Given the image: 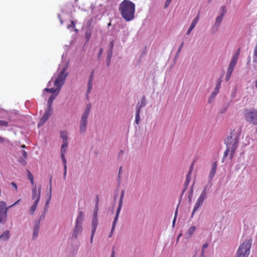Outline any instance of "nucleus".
Masks as SVG:
<instances>
[{"label":"nucleus","instance_id":"obj_28","mask_svg":"<svg viewBox=\"0 0 257 257\" xmlns=\"http://www.w3.org/2000/svg\"><path fill=\"white\" fill-rule=\"evenodd\" d=\"M253 63H257V47L256 46L253 49Z\"/></svg>","mask_w":257,"mask_h":257},{"label":"nucleus","instance_id":"obj_58","mask_svg":"<svg viewBox=\"0 0 257 257\" xmlns=\"http://www.w3.org/2000/svg\"><path fill=\"white\" fill-rule=\"evenodd\" d=\"M21 199H19L17 201H16L15 203L13 204L12 205H10L9 206V207H13L14 206H15V205L17 204L18 203H19V202L20 201Z\"/></svg>","mask_w":257,"mask_h":257},{"label":"nucleus","instance_id":"obj_7","mask_svg":"<svg viewBox=\"0 0 257 257\" xmlns=\"http://www.w3.org/2000/svg\"><path fill=\"white\" fill-rule=\"evenodd\" d=\"M10 207H7L6 203L4 201L0 202V222L5 223L7 219V212Z\"/></svg>","mask_w":257,"mask_h":257},{"label":"nucleus","instance_id":"obj_25","mask_svg":"<svg viewBox=\"0 0 257 257\" xmlns=\"http://www.w3.org/2000/svg\"><path fill=\"white\" fill-rule=\"evenodd\" d=\"M91 108V104L90 103L87 104L86 109H85V110L84 112V113L82 114V115H84L88 116L90 111Z\"/></svg>","mask_w":257,"mask_h":257},{"label":"nucleus","instance_id":"obj_21","mask_svg":"<svg viewBox=\"0 0 257 257\" xmlns=\"http://www.w3.org/2000/svg\"><path fill=\"white\" fill-rule=\"evenodd\" d=\"M223 17H221L220 15L217 17L216 18L215 22L214 23V26H216L217 28H218L220 26V23L223 20Z\"/></svg>","mask_w":257,"mask_h":257},{"label":"nucleus","instance_id":"obj_23","mask_svg":"<svg viewBox=\"0 0 257 257\" xmlns=\"http://www.w3.org/2000/svg\"><path fill=\"white\" fill-rule=\"evenodd\" d=\"M51 194H52V184H51V179L50 180V189H49V197L48 200L45 203V207L48 206L49 204L50 203V201L51 198Z\"/></svg>","mask_w":257,"mask_h":257},{"label":"nucleus","instance_id":"obj_59","mask_svg":"<svg viewBox=\"0 0 257 257\" xmlns=\"http://www.w3.org/2000/svg\"><path fill=\"white\" fill-rule=\"evenodd\" d=\"M11 185L15 188V189L17 190V184L15 182H12Z\"/></svg>","mask_w":257,"mask_h":257},{"label":"nucleus","instance_id":"obj_19","mask_svg":"<svg viewBox=\"0 0 257 257\" xmlns=\"http://www.w3.org/2000/svg\"><path fill=\"white\" fill-rule=\"evenodd\" d=\"M58 93L59 92H58L57 93ZM57 94H57L56 95H51L50 96L49 100H48V108H49V109L52 108V102H53V100L55 99L56 95Z\"/></svg>","mask_w":257,"mask_h":257},{"label":"nucleus","instance_id":"obj_36","mask_svg":"<svg viewBox=\"0 0 257 257\" xmlns=\"http://www.w3.org/2000/svg\"><path fill=\"white\" fill-rule=\"evenodd\" d=\"M191 175H189V174H187V175L186 178V180L184 183L185 186H188V185H189V184L190 182V180H191Z\"/></svg>","mask_w":257,"mask_h":257},{"label":"nucleus","instance_id":"obj_43","mask_svg":"<svg viewBox=\"0 0 257 257\" xmlns=\"http://www.w3.org/2000/svg\"><path fill=\"white\" fill-rule=\"evenodd\" d=\"M83 220V218L82 217H79V216L77 217L76 220V223H79L81 224L82 225V222Z\"/></svg>","mask_w":257,"mask_h":257},{"label":"nucleus","instance_id":"obj_53","mask_svg":"<svg viewBox=\"0 0 257 257\" xmlns=\"http://www.w3.org/2000/svg\"><path fill=\"white\" fill-rule=\"evenodd\" d=\"M20 162L23 166H25L27 164L26 161L23 159L20 160Z\"/></svg>","mask_w":257,"mask_h":257},{"label":"nucleus","instance_id":"obj_41","mask_svg":"<svg viewBox=\"0 0 257 257\" xmlns=\"http://www.w3.org/2000/svg\"><path fill=\"white\" fill-rule=\"evenodd\" d=\"M195 230H196V227H195V226H191V227L190 228L189 230V232H189V234L190 235H192V234L195 232Z\"/></svg>","mask_w":257,"mask_h":257},{"label":"nucleus","instance_id":"obj_17","mask_svg":"<svg viewBox=\"0 0 257 257\" xmlns=\"http://www.w3.org/2000/svg\"><path fill=\"white\" fill-rule=\"evenodd\" d=\"M10 231L6 230L0 235V240L6 241L10 238Z\"/></svg>","mask_w":257,"mask_h":257},{"label":"nucleus","instance_id":"obj_32","mask_svg":"<svg viewBox=\"0 0 257 257\" xmlns=\"http://www.w3.org/2000/svg\"><path fill=\"white\" fill-rule=\"evenodd\" d=\"M67 146H68V144H67V143H65V144L64 143L62 144L61 147V153H66V148L67 147Z\"/></svg>","mask_w":257,"mask_h":257},{"label":"nucleus","instance_id":"obj_31","mask_svg":"<svg viewBox=\"0 0 257 257\" xmlns=\"http://www.w3.org/2000/svg\"><path fill=\"white\" fill-rule=\"evenodd\" d=\"M237 62V60H234L232 58V59H231V61L230 62L229 64L228 65V67L234 68V67L235 66Z\"/></svg>","mask_w":257,"mask_h":257},{"label":"nucleus","instance_id":"obj_10","mask_svg":"<svg viewBox=\"0 0 257 257\" xmlns=\"http://www.w3.org/2000/svg\"><path fill=\"white\" fill-rule=\"evenodd\" d=\"M83 227L81 224L76 223L74 227L72 237L76 239L78 235H80L82 232Z\"/></svg>","mask_w":257,"mask_h":257},{"label":"nucleus","instance_id":"obj_64","mask_svg":"<svg viewBox=\"0 0 257 257\" xmlns=\"http://www.w3.org/2000/svg\"><path fill=\"white\" fill-rule=\"evenodd\" d=\"M222 82V78H219L217 80V84H220L221 85Z\"/></svg>","mask_w":257,"mask_h":257},{"label":"nucleus","instance_id":"obj_13","mask_svg":"<svg viewBox=\"0 0 257 257\" xmlns=\"http://www.w3.org/2000/svg\"><path fill=\"white\" fill-rule=\"evenodd\" d=\"M199 19V14H198L196 17L192 22L191 25L190 26L189 29H188V30L187 31L186 34L187 35H190L191 31L194 28V27L196 25L197 23H198Z\"/></svg>","mask_w":257,"mask_h":257},{"label":"nucleus","instance_id":"obj_63","mask_svg":"<svg viewBox=\"0 0 257 257\" xmlns=\"http://www.w3.org/2000/svg\"><path fill=\"white\" fill-rule=\"evenodd\" d=\"M90 36H91V34L90 33H87L86 32V38L88 39H89L90 37Z\"/></svg>","mask_w":257,"mask_h":257},{"label":"nucleus","instance_id":"obj_49","mask_svg":"<svg viewBox=\"0 0 257 257\" xmlns=\"http://www.w3.org/2000/svg\"><path fill=\"white\" fill-rule=\"evenodd\" d=\"M177 209L176 210L175 216H174V219L173 221V223H172L173 226H174L175 225V223L176 218H177Z\"/></svg>","mask_w":257,"mask_h":257},{"label":"nucleus","instance_id":"obj_62","mask_svg":"<svg viewBox=\"0 0 257 257\" xmlns=\"http://www.w3.org/2000/svg\"><path fill=\"white\" fill-rule=\"evenodd\" d=\"M98 203H99V198H98V196H97L96 198V206L97 207L98 206Z\"/></svg>","mask_w":257,"mask_h":257},{"label":"nucleus","instance_id":"obj_2","mask_svg":"<svg viewBox=\"0 0 257 257\" xmlns=\"http://www.w3.org/2000/svg\"><path fill=\"white\" fill-rule=\"evenodd\" d=\"M136 6L130 0H123L119 6V11L122 18L126 22L135 18Z\"/></svg>","mask_w":257,"mask_h":257},{"label":"nucleus","instance_id":"obj_39","mask_svg":"<svg viewBox=\"0 0 257 257\" xmlns=\"http://www.w3.org/2000/svg\"><path fill=\"white\" fill-rule=\"evenodd\" d=\"M9 125L8 121L3 120H0V126L7 127Z\"/></svg>","mask_w":257,"mask_h":257},{"label":"nucleus","instance_id":"obj_24","mask_svg":"<svg viewBox=\"0 0 257 257\" xmlns=\"http://www.w3.org/2000/svg\"><path fill=\"white\" fill-rule=\"evenodd\" d=\"M141 110L139 109H137L136 111V119H135V122L136 124H138L140 123V114Z\"/></svg>","mask_w":257,"mask_h":257},{"label":"nucleus","instance_id":"obj_22","mask_svg":"<svg viewBox=\"0 0 257 257\" xmlns=\"http://www.w3.org/2000/svg\"><path fill=\"white\" fill-rule=\"evenodd\" d=\"M217 94V91H213L208 99V102L209 103H212Z\"/></svg>","mask_w":257,"mask_h":257},{"label":"nucleus","instance_id":"obj_46","mask_svg":"<svg viewBox=\"0 0 257 257\" xmlns=\"http://www.w3.org/2000/svg\"><path fill=\"white\" fill-rule=\"evenodd\" d=\"M193 167H194V163H193L189 168V170L188 171V174L191 175L192 172L193 171Z\"/></svg>","mask_w":257,"mask_h":257},{"label":"nucleus","instance_id":"obj_16","mask_svg":"<svg viewBox=\"0 0 257 257\" xmlns=\"http://www.w3.org/2000/svg\"><path fill=\"white\" fill-rule=\"evenodd\" d=\"M146 104V97L145 95H143L141 99V102H138L136 107L137 109H139L141 110L142 108L144 107Z\"/></svg>","mask_w":257,"mask_h":257},{"label":"nucleus","instance_id":"obj_12","mask_svg":"<svg viewBox=\"0 0 257 257\" xmlns=\"http://www.w3.org/2000/svg\"><path fill=\"white\" fill-rule=\"evenodd\" d=\"M40 189H39V193L38 194V196L36 200L35 201L34 204L31 207L29 212L31 215H33L34 213V212L36 210L37 206L38 205V204L40 201Z\"/></svg>","mask_w":257,"mask_h":257},{"label":"nucleus","instance_id":"obj_4","mask_svg":"<svg viewBox=\"0 0 257 257\" xmlns=\"http://www.w3.org/2000/svg\"><path fill=\"white\" fill-rule=\"evenodd\" d=\"M244 116L247 122L257 125V110L254 108L245 109Z\"/></svg>","mask_w":257,"mask_h":257},{"label":"nucleus","instance_id":"obj_26","mask_svg":"<svg viewBox=\"0 0 257 257\" xmlns=\"http://www.w3.org/2000/svg\"><path fill=\"white\" fill-rule=\"evenodd\" d=\"M32 198L33 200H35L37 199L38 195H37V188L36 185H35L34 187L32 189Z\"/></svg>","mask_w":257,"mask_h":257},{"label":"nucleus","instance_id":"obj_33","mask_svg":"<svg viewBox=\"0 0 257 257\" xmlns=\"http://www.w3.org/2000/svg\"><path fill=\"white\" fill-rule=\"evenodd\" d=\"M240 49L238 48L236 50L235 53L234 54V55H233V57L232 58L237 61L238 59L239 58V54H240Z\"/></svg>","mask_w":257,"mask_h":257},{"label":"nucleus","instance_id":"obj_8","mask_svg":"<svg viewBox=\"0 0 257 257\" xmlns=\"http://www.w3.org/2000/svg\"><path fill=\"white\" fill-rule=\"evenodd\" d=\"M53 112V109L48 108L46 112L44 114L42 118H41L40 120L38 122V126L40 127L42 125H43L45 122L48 120V119L49 118V117L52 115Z\"/></svg>","mask_w":257,"mask_h":257},{"label":"nucleus","instance_id":"obj_40","mask_svg":"<svg viewBox=\"0 0 257 257\" xmlns=\"http://www.w3.org/2000/svg\"><path fill=\"white\" fill-rule=\"evenodd\" d=\"M94 70H92L89 77L88 81L93 82L94 78Z\"/></svg>","mask_w":257,"mask_h":257},{"label":"nucleus","instance_id":"obj_34","mask_svg":"<svg viewBox=\"0 0 257 257\" xmlns=\"http://www.w3.org/2000/svg\"><path fill=\"white\" fill-rule=\"evenodd\" d=\"M28 178L31 181V184L32 185L34 184V177L32 173L29 171H28Z\"/></svg>","mask_w":257,"mask_h":257},{"label":"nucleus","instance_id":"obj_56","mask_svg":"<svg viewBox=\"0 0 257 257\" xmlns=\"http://www.w3.org/2000/svg\"><path fill=\"white\" fill-rule=\"evenodd\" d=\"M97 219V212L93 213V217H92V219Z\"/></svg>","mask_w":257,"mask_h":257},{"label":"nucleus","instance_id":"obj_18","mask_svg":"<svg viewBox=\"0 0 257 257\" xmlns=\"http://www.w3.org/2000/svg\"><path fill=\"white\" fill-rule=\"evenodd\" d=\"M60 137L62 139V143L65 144H68V135L67 132L66 131H61L60 132Z\"/></svg>","mask_w":257,"mask_h":257},{"label":"nucleus","instance_id":"obj_54","mask_svg":"<svg viewBox=\"0 0 257 257\" xmlns=\"http://www.w3.org/2000/svg\"><path fill=\"white\" fill-rule=\"evenodd\" d=\"M75 26V24L73 21H71V25L68 26V28H74Z\"/></svg>","mask_w":257,"mask_h":257},{"label":"nucleus","instance_id":"obj_45","mask_svg":"<svg viewBox=\"0 0 257 257\" xmlns=\"http://www.w3.org/2000/svg\"><path fill=\"white\" fill-rule=\"evenodd\" d=\"M220 86H221V85L220 84L216 83L215 88V90L214 91H217V93H218Z\"/></svg>","mask_w":257,"mask_h":257},{"label":"nucleus","instance_id":"obj_51","mask_svg":"<svg viewBox=\"0 0 257 257\" xmlns=\"http://www.w3.org/2000/svg\"><path fill=\"white\" fill-rule=\"evenodd\" d=\"M231 76V74H228L227 73L226 76H225V79H226V81H228L230 79Z\"/></svg>","mask_w":257,"mask_h":257},{"label":"nucleus","instance_id":"obj_9","mask_svg":"<svg viewBox=\"0 0 257 257\" xmlns=\"http://www.w3.org/2000/svg\"><path fill=\"white\" fill-rule=\"evenodd\" d=\"M88 116L82 115L80 122V132L81 134H84L86 130V126L87 125V118Z\"/></svg>","mask_w":257,"mask_h":257},{"label":"nucleus","instance_id":"obj_35","mask_svg":"<svg viewBox=\"0 0 257 257\" xmlns=\"http://www.w3.org/2000/svg\"><path fill=\"white\" fill-rule=\"evenodd\" d=\"M44 90L45 91H46L47 92H50V93H55V92L58 90V89H57V87L56 88V89L54 88H46L44 89Z\"/></svg>","mask_w":257,"mask_h":257},{"label":"nucleus","instance_id":"obj_38","mask_svg":"<svg viewBox=\"0 0 257 257\" xmlns=\"http://www.w3.org/2000/svg\"><path fill=\"white\" fill-rule=\"evenodd\" d=\"M208 246H209V244L208 243H206L203 245L202 248L201 257H205L204 249L207 248L208 247Z\"/></svg>","mask_w":257,"mask_h":257},{"label":"nucleus","instance_id":"obj_48","mask_svg":"<svg viewBox=\"0 0 257 257\" xmlns=\"http://www.w3.org/2000/svg\"><path fill=\"white\" fill-rule=\"evenodd\" d=\"M22 155L24 157V158L26 159L27 158V153L26 151L23 150L22 151Z\"/></svg>","mask_w":257,"mask_h":257},{"label":"nucleus","instance_id":"obj_11","mask_svg":"<svg viewBox=\"0 0 257 257\" xmlns=\"http://www.w3.org/2000/svg\"><path fill=\"white\" fill-rule=\"evenodd\" d=\"M98 224V220L97 219H92L91 222V235L90 237V243H91L93 241V238L94 235V233L96 229L97 226Z\"/></svg>","mask_w":257,"mask_h":257},{"label":"nucleus","instance_id":"obj_37","mask_svg":"<svg viewBox=\"0 0 257 257\" xmlns=\"http://www.w3.org/2000/svg\"><path fill=\"white\" fill-rule=\"evenodd\" d=\"M123 198H122V197H120V198H119L118 206L117 208V210H119V211L121 210V209L122 206V203H123Z\"/></svg>","mask_w":257,"mask_h":257},{"label":"nucleus","instance_id":"obj_1","mask_svg":"<svg viewBox=\"0 0 257 257\" xmlns=\"http://www.w3.org/2000/svg\"><path fill=\"white\" fill-rule=\"evenodd\" d=\"M241 132V127L236 126L233 130H231L230 135L224 141L226 147L231 149V154L229 155L230 160L233 159L235 150L237 148Z\"/></svg>","mask_w":257,"mask_h":257},{"label":"nucleus","instance_id":"obj_5","mask_svg":"<svg viewBox=\"0 0 257 257\" xmlns=\"http://www.w3.org/2000/svg\"><path fill=\"white\" fill-rule=\"evenodd\" d=\"M66 68H63L59 73L57 79L54 82V86L57 87V89H58V92H59L63 85L64 84L66 77L68 75V73L66 72Z\"/></svg>","mask_w":257,"mask_h":257},{"label":"nucleus","instance_id":"obj_27","mask_svg":"<svg viewBox=\"0 0 257 257\" xmlns=\"http://www.w3.org/2000/svg\"><path fill=\"white\" fill-rule=\"evenodd\" d=\"M229 152H230V155L231 154V149L226 147V149L224 152L223 160L222 161V162H224V159L228 156Z\"/></svg>","mask_w":257,"mask_h":257},{"label":"nucleus","instance_id":"obj_14","mask_svg":"<svg viewBox=\"0 0 257 257\" xmlns=\"http://www.w3.org/2000/svg\"><path fill=\"white\" fill-rule=\"evenodd\" d=\"M40 224V221L36 223L34 226V231H33V238L34 239H36L38 236V233L39 232Z\"/></svg>","mask_w":257,"mask_h":257},{"label":"nucleus","instance_id":"obj_42","mask_svg":"<svg viewBox=\"0 0 257 257\" xmlns=\"http://www.w3.org/2000/svg\"><path fill=\"white\" fill-rule=\"evenodd\" d=\"M221 9H222V13H221L220 16L221 17H223L226 13V7L225 6H222L221 7Z\"/></svg>","mask_w":257,"mask_h":257},{"label":"nucleus","instance_id":"obj_52","mask_svg":"<svg viewBox=\"0 0 257 257\" xmlns=\"http://www.w3.org/2000/svg\"><path fill=\"white\" fill-rule=\"evenodd\" d=\"M171 1L172 0H167L164 5L165 8H167L169 6Z\"/></svg>","mask_w":257,"mask_h":257},{"label":"nucleus","instance_id":"obj_61","mask_svg":"<svg viewBox=\"0 0 257 257\" xmlns=\"http://www.w3.org/2000/svg\"><path fill=\"white\" fill-rule=\"evenodd\" d=\"M113 231H114V229H112V227H111V230L109 233V234L108 235V237H111L113 234Z\"/></svg>","mask_w":257,"mask_h":257},{"label":"nucleus","instance_id":"obj_55","mask_svg":"<svg viewBox=\"0 0 257 257\" xmlns=\"http://www.w3.org/2000/svg\"><path fill=\"white\" fill-rule=\"evenodd\" d=\"M77 216H79V217H82L84 218V213L82 211H80L79 212Z\"/></svg>","mask_w":257,"mask_h":257},{"label":"nucleus","instance_id":"obj_30","mask_svg":"<svg viewBox=\"0 0 257 257\" xmlns=\"http://www.w3.org/2000/svg\"><path fill=\"white\" fill-rule=\"evenodd\" d=\"M111 57H112V51H111V52H110L107 54V56L106 65L107 66H109L110 65Z\"/></svg>","mask_w":257,"mask_h":257},{"label":"nucleus","instance_id":"obj_60","mask_svg":"<svg viewBox=\"0 0 257 257\" xmlns=\"http://www.w3.org/2000/svg\"><path fill=\"white\" fill-rule=\"evenodd\" d=\"M103 49L102 48H100L99 49V54H98V58L100 56V55L102 54L103 53Z\"/></svg>","mask_w":257,"mask_h":257},{"label":"nucleus","instance_id":"obj_29","mask_svg":"<svg viewBox=\"0 0 257 257\" xmlns=\"http://www.w3.org/2000/svg\"><path fill=\"white\" fill-rule=\"evenodd\" d=\"M92 89V82L88 81L87 83V90L86 91V94L88 95L91 91Z\"/></svg>","mask_w":257,"mask_h":257},{"label":"nucleus","instance_id":"obj_15","mask_svg":"<svg viewBox=\"0 0 257 257\" xmlns=\"http://www.w3.org/2000/svg\"><path fill=\"white\" fill-rule=\"evenodd\" d=\"M217 166V163L216 162H214L212 163L211 169L210 171L209 175V177L210 180H211L214 176V175L216 171Z\"/></svg>","mask_w":257,"mask_h":257},{"label":"nucleus","instance_id":"obj_50","mask_svg":"<svg viewBox=\"0 0 257 257\" xmlns=\"http://www.w3.org/2000/svg\"><path fill=\"white\" fill-rule=\"evenodd\" d=\"M234 68L228 67L227 73L232 75Z\"/></svg>","mask_w":257,"mask_h":257},{"label":"nucleus","instance_id":"obj_6","mask_svg":"<svg viewBox=\"0 0 257 257\" xmlns=\"http://www.w3.org/2000/svg\"><path fill=\"white\" fill-rule=\"evenodd\" d=\"M208 186L207 185L205 186L203 189L202 192H201V194L200 195L199 197L197 199L196 202L194 206L193 212L191 215V217H193V215L195 211L199 208L203 204L206 197V194H207V191Z\"/></svg>","mask_w":257,"mask_h":257},{"label":"nucleus","instance_id":"obj_47","mask_svg":"<svg viewBox=\"0 0 257 257\" xmlns=\"http://www.w3.org/2000/svg\"><path fill=\"white\" fill-rule=\"evenodd\" d=\"M184 42H182L181 43L180 46V47H179V49H178V51H177V54H179V53L181 52V50H182V48H183V47L184 46Z\"/></svg>","mask_w":257,"mask_h":257},{"label":"nucleus","instance_id":"obj_3","mask_svg":"<svg viewBox=\"0 0 257 257\" xmlns=\"http://www.w3.org/2000/svg\"><path fill=\"white\" fill-rule=\"evenodd\" d=\"M252 240L248 239L244 241L238 248L235 257H248L250 253Z\"/></svg>","mask_w":257,"mask_h":257},{"label":"nucleus","instance_id":"obj_57","mask_svg":"<svg viewBox=\"0 0 257 257\" xmlns=\"http://www.w3.org/2000/svg\"><path fill=\"white\" fill-rule=\"evenodd\" d=\"M111 257H115V250L114 248L112 249Z\"/></svg>","mask_w":257,"mask_h":257},{"label":"nucleus","instance_id":"obj_44","mask_svg":"<svg viewBox=\"0 0 257 257\" xmlns=\"http://www.w3.org/2000/svg\"><path fill=\"white\" fill-rule=\"evenodd\" d=\"M65 153H61V158L63 161V164H66V160L65 158Z\"/></svg>","mask_w":257,"mask_h":257},{"label":"nucleus","instance_id":"obj_20","mask_svg":"<svg viewBox=\"0 0 257 257\" xmlns=\"http://www.w3.org/2000/svg\"><path fill=\"white\" fill-rule=\"evenodd\" d=\"M120 212V211H119V210H116L115 217H114V218L113 219V223H112V229H114V228L115 227L116 223L117 221Z\"/></svg>","mask_w":257,"mask_h":257}]
</instances>
